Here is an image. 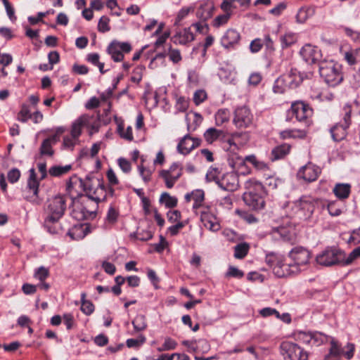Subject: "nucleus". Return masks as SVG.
Listing matches in <instances>:
<instances>
[{"label":"nucleus","instance_id":"nucleus-9","mask_svg":"<svg viewBox=\"0 0 360 360\" xmlns=\"http://www.w3.org/2000/svg\"><path fill=\"white\" fill-rule=\"evenodd\" d=\"M345 258V252L336 248H328L316 256L319 264L326 266L341 264Z\"/></svg>","mask_w":360,"mask_h":360},{"label":"nucleus","instance_id":"nucleus-7","mask_svg":"<svg viewBox=\"0 0 360 360\" xmlns=\"http://www.w3.org/2000/svg\"><path fill=\"white\" fill-rule=\"evenodd\" d=\"M87 198L95 201V207L93 210H89L87 207H82L81 210L82 217L84 219L94 218L96 216L98 202L107 198V188L101 181H100V186H98L93 192H91V195Z\"/></svg>","mask_w":360,"mask_h":360},{"label":"nucleus","instance_id":"nucleus-50","mask_svg":"<svg viewBox=\"0 0 360 360\" xmlns=\"http://www.w3.org/2000/svg\"><path fill=\"white\" fill-rule=\"evenodd\" d=\"M109 18L106 16H102L98 24V30L101 32H106L110 30L109 26Z\"/></svg>","mask_w":360,"mask_h":360},{"label":"nucleus","instance_id":"nucleus-63","mask_svg":"<svg viewBox=\"0 0 360 360\" xmlns=\"http://www.w3.org/2000/svg\"><path fill=\"white\" fill-rule=\"evenodd\" d=\"M19 120L22 122H26L31 117V113L26 105H22L19 112Z\"/></svg>","mask_w":360,"mask_h":360},{"label":"nucleus","instance_id":"nucleus-55","mask_svg":"<svg viewBox=\"0 0 360 360\" xmlns=\"http://www.w3.org/2000/svg\"><path fill=\"white\" fill-rule=\"evenodd\" d=\"M195 349L202 353H207L210 349V345L206 340H199L196 342Z\"/></svg>","mask_w":360,"mask_h":360},{"label":"nucleus","instance_id":"nucleus-22","mask_svg":"<svg viewBox=\"0 0 360 360\" xmlns=\"http://www.w3.org/2000/svg\"><path fill=\"white\" fill-rule=\"evenodd\" d=\"M91 119V117L84 114L75 120L72 124L71 136L79 139V136L82 134L83 127L89 126Z\"/></svg>","mask_w":360,"mask_h":360},{"label":"nucleus","instance_id":"nucleus-35","mask_svg":"<svg viewBox=\"0 0 360 360\" xmlns=\"http://www.w3.org/2000/svg\"><path fill=\"white\" fill-rule=\"evenodd\" d=\"M205 198V193L202 190L198 189L192 192V200L194 201L193 205V210L205 207L203 206L202 202Z\"/></svg>","mask_w":360,"mask_h":360},{"label":"nucleus","instance_id":"nucleus-30","mask_svg":"<svg viewBox=\"0 0 360 360\" xmlns=\"http://www.w3.org/2000/svg\"><path fill=\"white\" fill-rule=\"evenodd\" d=\"M307 131L305 129H286L281 132V136L283 139H304Z\"/></svg>","mask_w":360,"mask_h":360},{"label":"nucleus","instance_id":"nucleus-32","mask_svg":"<svg viewBox=\"0 0 360 360\" xmlns=\"http://www.w3.org/2000/svg\"><path fill=\"white\" fill-rule=\"evenodd\" d=\"M314 13V10L311 8L302 7L296 15V21L298 23H304L307 19L311 17Z\"/></svg>","mask_w":360,"mask_h":360},{"label":"nucleus","instance_id":"nucleus-16","mask_svg":"<svg viewBox=\"0 0 360 360\" xmlns=\"http://www.w3.org/2000/svg\"><path fill=\"white\" fill-rule=\"evenodd\" d=\"M233 122L238 127H248L252 122V115L246 107L238 108L235 111Z\"/></svg>","mask_w":360,"mask_h":360},{"label":"nucleus","instance_id":"nucleus-29","mask_svg":"<svg viewBox=\"0 0 360 360\" xmlns=\"http://www.w3.org/2000/svg\"><path fill=\"white\" fill-rule=\"evenodd\" d=\"M224 137V131L214 127L207 129L204 133V139L208 143H212Z\"/></svg>","mask_w":360,"mask_h":360},{"label":"nucleus","instance_id":"nucleus-62","mask_svg":"<svg viewBox=\"0 0 360 360\" xmlns=\"http://www.w3.org/2000/svg\"><path fill=\"white\" fill-rule=\"evenodd\" d=\"M168 56L169 60L174 63H177L182 59L180 51L178 49H173L172 48L169 50Z\"/></svg>","mask_w":360,"mask_h":360},{"label":"nucleus","instance_id":"nucleus-3","mask_svg":"<svg viewBox=\"0 0 360 360\" xmlns=\"http://www.w3.org/2000/svg\"><path fill=\"white\" fill-rule=\"evenodd\" d=\"M319 74L329 86H335L343 79L341 66L333 60H323L319 63Z\"/></svg>","mask_w":360,"mask_h":360},{"label":"nucleus","instance_id":"nucleus-48","mask_svg":"<svg viewBox=\"0 0 360 360\" xmlns=\"http://www.w3.org/2000/svg\"><path fill=\"white\" fill-rule=\"evenodd\" d=\"M118 132L120 136L129 141H131L134 139L132 134V128L131 127H128L126 129L121 125H118Z\"/></svg>","mask_w":360,"mask_h":360},{"label":"nucleus","instance_id":"nucleus-49","mask_svg":"<svg viewBox=\"0 0 360 360\" xmlns=\"http://www.w3.org/2000/svg\"><path fill=\"white\" fill-rule=\"evenodd\" d=\"M146 337L143 335H140L136 339H128L126 342V345L129 348L136 347L143 345L146 342Z\"/></svg>","mask_w":360,"mask_h":360},{"label":"nucleus","instance_id":"nucleus-5","mask_svg":"<svg viewBox=\"0 0 360 360\" xmlns=\"http://www.w3.org/2000/svg\"><path fill=\"white\" fill-rule=\"evenodd\" d=\"M65 209L66 203L64 197L58 195L49 200L45 210L47 215L45 221L51 223L58 221L63 216Z\"/></svg>","mask_w":360,"mask_h":360},{"label":"nucleus","instance_id":"nucleus-6","mask_svg":"<svg viewBox=\"0 0 360 360\" xmlns=\"http://www.w3.org/2000/svg\"><path fill=\"white\" fill-rule=\"evenodd\" d=\"M100 181L101 180L98 178H90L87 176L83 180L77 176H73L70 178L67 184V189L71 193L77 186L82 187L88 198L91 195V192H93L98 186H100Z\"/></svg>","mask_w":360,"mask_h":360},{"label":"nucleus","instance_id":"nucleus-58","mask_svg":"<svg viewBox=\"0 0 360 360\" xmlns=\"http://www.w3.org/2000/svg\"><path fill=\"white\" fill-rule=\"evenodd\" d=\"M188 101L185 97H179L176 100V108L179 111L184 112L188 108Z\"/></svg>","mask_w":360,"mask_h":360},{"label":"nucleus","instance_id":"nucleus-47","mask_svg":"<svg viewBox=\"0 0 360 360\" xmlns=\"http://www.w3.org/2000/svg\"><path fill=\"white\" fill-rule=\"evenodd\" d=\"M85 293L82 294V303L81 306V310L86 315H90L94 311V306L90 301L84 300L85 297Z\"/></svg>","mask_w":360,"mask_h":360},{"label":"nucleus","instance_id":"nucleus-51","mask_svg":"<svg viewBox=\"0 0 360 360\" xmlns=\"http://www.w3.org/2000/svg\"><path fill=\"white\" fill-rule=\"evenodd\" d=\"M78 141V138H75L72 136H65L63 138V146L65 148L69 150H73L75 146Z\"/></svg>","mask_w":360,"mask_h":360},{"label":"nucleus","instance_id":"nucleus-20","mask_svg":"<svg viewBox=\"0 0 360 360\" xmlns=\"http://www.w3.org/2000/svg\"><path fill=\"white\" fill-rule=\"evenodd\" d=\"M320 173L321 169L319 167L311 163H308L300 169L297 175L306 181L311 182L315 181Z\"/></svg>","mask_w":360,"mask_h":360},{"label":"nucleus","instance_id":"nucleus-38","mask_svg":"<svg viewBox=\"0 0 360 360\" xmlns=\"http://www.w3.org/2000/svg\"><path fill=\"white\" fill-rule=\"evenodd\" d=\"M132 325L136 332L143 331L147 328L146 319L144 315L139 314L132 321Z\"/></svg>","mask_w":360,"mask_h":360},{"label":"nucleus","instance_id":"nucleus-53","mask_svg":"<svg viewBox=\"0 0 360 360\" xmlns=\"http://www.w3.org/2000/svg\"><path fill=\"white\" fill-rule=\"evenodd\" d=\"M328 210L329 214L333 217H338L342 214L341 207L335 202H332L328 205Z\"/></svg>","mask_w":360,"mask_h":360},{"label":"nucleus","instance_id":"nucleus-54","mask_svg":"<svg viewBox=\"0 0 360 360\" xmlns=\"http://www.w3.org/2000/svg\"><path fill=\"white\" fill-rule=\"evenodd\" d=\"M20 177V172L17 168H13L8 171L7 178L11 184L16 183Z\"/></svg>","mask_w":360,"mask_h":360},{"label":"nucleus","instance_id":"nucleus-42","mask_svg":"<svg viewBox=\"0 0 360 360\" xmlns=\"http://www.w3.org/2000/svg\"><path fill=\"white\" fill-rule=\"evenodd\" d=\"M220 174L221 172L218 168L211 167L206 174V179L208 181H214L217 185H219L221 177Z\"/></svg>","mask_w":360,"mask_h":360},{"label":"nucleus","instance_id":"nucleus-19","mask_svg":"<svg viewBox=\"0 0 360 360\" xmlns=\"http://www.w3.org/2000/svg\"><path fill=\"white\" fill-rule=\"evenodd\" d=\"M218 186L225 191H236L238 187V177L234 172L226 173L221 176Z\"/></svg>","mask_w":360,"mask_h":360},{"label":"nucleus","instance_id":"nucleus-2","mask_svg":"<svg viewBox=\"0 0 360 360\" xmlns=\"http://www.w3.org/2000/svg\"><path fill=\"white\" fill-rule=\"evenodd\" d=\"M245 186L248 189L243 195L245 205L255 210L264 208L266 192L263 185L255 180H250L246 182Z\"/></svg>","mask_w":360,"mask_h":360},{"label":"nucleus","instance_id":"nucleus-25","mask_svg":"<svg viewBox=\"0 0 360 360\" xmlns=\"http://www.w3.org/2000/svg\"><path fill=\"white\" fill-rule=\"evenodd\" d=\"M59 139L58 134H55L44 139L40 147V153L43 155L52 156L54 153L52 146L59 141Z\"/></svg>","mask_w":360,"mask_h":360},{"label":"nucleus","instance_id":"nucleus-60","mask_svg":"<svg viewBox=\"0 0 360 360\" xmlns=\"http://www.w3.org/2000/svg\"><path fill=\"white\" fill-rule=\"evenodd\" d=\"M263 46V41L261 39L257 38L252 40L250 44V51L253 53L259 52Z\"/></svg>","mask_w":360,"mask_h":360},{"label":"nucleus","instance_id":"nucleus-39","mask_svg":"<svg viewBox=\"0 0 360 360\" xmlns=\"http://www.w3.org/2000/svg\"><path fill=\"white\" fill-rule=\"evenodd\" d=\"M250 245L247 243H241L234 248V257L237 259L244 258L248 253Z\"/></svg>","mask_w":360,"mask_h":360},{"label":"nucleus","instance_id":"nucleus-40","mask_svg":"<svg viewBox=\"0 0 360 360\" xmlns=\"http://www.w3.org/2000/svg\"><path fill=\"white\" fill-rule=\"evenodd\" d=\"M230 118V112L228 109H219L215 114V123L221 126L227 122Z\"/></svg>","mask_w":360,"mask_h":360},{"label":"nucleus","instance_id":"nucleus-61","mask_svg":"<svg viewBox=\"0 0 360 360\" xmlns=\"http://www.w3.org/2000/svg\"><path fill=\"white\" fill-rule=\"evenodd\" d=\"M118 214H119L118 211L114 207L111 206L108 209L107 216H106V220L109 223L113 224L117 221Z\"/></svg>","mask_w":360,"mask_h":360},{"label":"nucleus","instance_id":"nucleus-45","mask_svg":"<svg viewBox=\"0 0 360 360\" xmlns=\"http://www.w3.org/2000/svg\"><path fill=\"white\" fill-rule=\"evenodd\" d=\"M330 348L329 351V355L332 356L333 357H340L342 354H343L344 351L343 349L341 347V346L338 344V342L335 340L334 339H332L330 341Z\"/></svg>","mask_w":360,"mask_h":360},{"label":"nucleus","instance_id":"nucleus-14","mask_svg":"<svg viewBox=\"0 0 360 360\" xmlns=\"http://www.w3.org/2000/svg\"><path fill=\"white\" fill-rule=\"evenodd\" d=\"M200 219L205 227L212 231L220 229V224L217 217L213 214L210 207H203L200 211Z\"/></svg>","mask_w":360,"mask_h":360},{"label":"nucleus","instance_id":"nucleus-17","mask_svg":"<svg viewBox=\"0 0 360 360\" xmlns=\"http://www.w3.org/2000/svg\"><path fill=\"white\" fill-rule=\"evenodd\" d=\"M201 140L189 135L184 136L177 146V150L183 155L188 154L192 150L200 145Z\"/></svg>","mask_w":360,"mask_h":360},{"label":"nucleus","instance_id":"nucleus-57","mask_svg":"<svg viewBox=\"0 0 360 360\" xmlns=\"http://www.w3.org/2000/svg\"><path fill=\"white\" fill-rule=\"evenodd\" d=\"M231 14L229 12H226L225 14L218 15L213 22V25L215 27H219L222 25L226 24L230 18Z\"/></svg>","mask_w":360,"mask_h":360},{"label":"nucleus","instance_id":"nucleus-18","mask_svg":"<svg viewBox=\"0 0 360 360\" xmlns=\"http://www.w3.org/2000/svg\"><path fill=\"white\" fill-rule=\"evenodd\" d=\"M294 227L288 224V226H281L273 228L271 236L275 240H283L284 241H290L295 237Z\"/></svg>","mask_w":360,"mask_h":360},{"label":"nucleus","instance_id":"nucleus-15","mask_svg":"<svg viewBox=\"0 0 360 360\" xmlns=\"http://www.w3.org/2000/svg\"><path fill=\"white\" fill-rule=\"evenodd\" d=\"M300 53L308 63L313 64L320 60L322 57L321 51L318 46L307 44L301 49Z\"/></svg>","mask_w":360,"mask_h":360},{"label":"nucleus","instance_id":"nucleus-37","mask_svg":"<svg viewBox=\"0 0 360 360\" xmlns=\"http://www.w3.org/2000/svg\"><path fill=\"white\" fill-rule=\"evenodd\" d=\"M297 37L295 33L287 32L281 36L280 41L282 49H286L297 41Z\"/></svg>","mask_w":360,"mask_h":360},{"label":"nucleus","instance_id":"nucleus-26","mask_svg":"<svg viewBox=\"0 0 360 360\" xmlns=\"http://www.w3.org/2000/svg\"><path fill=\"white\" fill-rule=\"evenodd\" d=\"M345 123L336 124L330 130L331 136L335 141L343 140L347 134V129Z\"/></svg>","mask_w":360,"mask_h":360},{"label":"nucleus","instance_id":"nucleus-1","mask_svg":"<svg viewBox=\"0 0 360 360\" xmlns=\"http://www.w3.org/2000/svg\"><path fill=\"white\" fill-rule=\"evenodd\" d=\"M318 204V200L310 196H302L299 200L289 202L285 210L286 217L294 220L293 224L309 219Z\"/></svg>","mask_w":360,"mask_h":360},{"label":"nucleus","instance_id":"nucleus-59","mask_svg":"<svg viewBox=\"0 0 360 360\" xmlns=\"http://www.w3.org/2000/svg\"><path fill=\"white\" fill-rule=\"evenodd\" d=\"M207 98V94L204 90H197L193 95V101L196 105H200Z\"/></svg>","mask_w":360,"mask_h":360},{"label":"nucleus","instance_id":"nucleus-52","mask_svg":"<svg viewBox=\"0 0 360 360\" xmlns=\"http://www.w3.org/2000/svg\"><path fill=\"white\" fill-rule=\"evenodd\" d=\"M342 111L344 112L343 116V123L346 124V127H349L351 124V112H352V106L349 104H346L344 105L342 108Z\"/></svg>","mask_w":360,"mask_h":360},{"label":"nucleus","instance_id":"nucleus-41","mask_svg":"<svg viewBox=\"0 0 360 360\" xmlns=\"http://www.w3.org/2000/svg\"><path fill=\"white\" fill-rule=\"evenodd\" d=\"M72 168L70 165H67L65 166H53L51 167L49 172L50 175L53 176H60L63 174L68 173Z\"/></svg>","mask_w":360,"mask_h":360},{"label":"nucleus","instance_id":"nucleus-13","mask_svg":"<svg viewBox=\"0 0 360 360\" xmlns=\"http://www.w3.org/2000/svg\"><path fill=\"white\" fill-rule=\"evenodd\" d=\"M131 51V46L128 42H120L116 40L112 41L107 48L108 53L115 62H120L124 59V53H129Z\"/></svg>","mask_w":360,"mask_h":360},{"label":"nucleus","instance_id":"nucleus-33","mask_svg":"<svg viewBox=\"0 0 360 360\" xmlns=\"http://www.w3.org/2000/svg\"><path fill=\"white\" fill-rule=\"evenodd\" d=\"M288 79H285V75H282L278 77L274 82L273 86V91L276 94H283L284 93L287 89H289Z\"/></svg>","mask_w":360,"mask_h":360},{"label":"nucleus","instance_id":"nucleus-11","mask_svg":"<svg viewBox=\"0 0 360 360\" xmlns=\"http://www.w3.org/2000/svg\"><path fill=\"white\" fill-rule=\"evenodd\" d=\"M183 174V167L179 162H174L168 169H162L159 172V176L162 178L167 188L174 187L176 182Z\"/></svg>","mask_w":360,"mask_h":360},{"label":"nucleus","instance_id":"nucleus-23","mask_svg":"<svg viewBox=\"0 0 360 360\" xmlns=\"http://www.w3.org/2000/svg\"><path fill=\"white\" fill-rule=\"evenodd\" d=\"M214 10V4L212 1H205L200 4L196 11V16L202 22H206L212 16Z\"/></svg>","mask_w":360,"mask_h":360},{"label":"nucleus","instance_id":"nucleus-24","mask_svg":"<svg viewBox=\"0 0 360 360\" xmlns=\"http://www.w3.org/2000/svg\"><path fill=\"white\" fill-rule=\"evenodd\" d=\"M240 34L235 30H228L221 39V44L225 49H229L238 44L240 40Z\"/></svg>","mask_w":360,"mask_h":360},{"label":"nucleus","instance_id":"nucleus-44","mask_svg":"<svg viewBox=\"0 0 360 360\" xmlns=\"http://www.w3.org/2000/svg\"><path fill=\"white\" fill-rule=\"evenodd\" d=\"M345 58L349 65L360 62V49L346 52Z\"/></svg>","mask_w":360,"mask_h":360},{"label":"nucleus","instance_id":"nucleus-28","mask_svg":"<svg viewBox=\"0 0 360 360\" xmlns=\"http://www.w3.org/2000/svg\"><path fill=\"white\" fill-rule=\"evenodd\" d=\"M290 150V146L287 143L276 146L271 150V159L272 161L284 158Z\"/></svg>","mask_w":360,"mask_h":360},{"label":"nucleus","instance_id":"nucleus-43","mask_svg":"<svg viewBox=\"0 0 360 360\" xmlns=\"http://www.w3.org/2000/svg\"><path fill=\"white\" fill-rule=\"evenodd\" d=\"M160 202L164 203L167 207H174L177 205V199L174 196H171L168 193H163L160 195Z\"/></svg>","mask_w":360,"mask_h":360},{"label":"nucleus","instance_id":"nucleus-8","mask_svg":"<svg viewBox=\"0 0 360 360\" xmlns=\"http://www.w3.org/2000/svg\"><path fill=\"white\" fill-rule=\"evenodd\" d=\"M290 113L300 122H303L306 127L311 124V117L313 114L312 108L302 101H297L292 104Z\"/></svg>","mask_w":360,"mask_h":360},{"label":"nucleus","instance_id":"nucleus-34","mask_svg":"<svg viewBox=\"0 0 360 360\" xmlns=\"http://www.w3.org/2000/svg\"><path fill=\"white\" fill-rule=\"evenodd\" d=\"M175 38L179 44H185L188 42L192 41L194 39V35L188 27L185 28L182 32H178L175 35Z\"/></svg>","mask_w":360,"mask_h":360},{"label":"nucleus","instance_id":"nucleus-64","mask_svg":"<svg viewBox=\"0 0 360 360\" xmlns=\"http://www.w3.org/2000/svg\"><path fill=\"white\" fill-rule=\"evenodd\" d=\"M49 270L44 266H40L38 268L34 273V276L41 281H44L49 276Z\"/></svg>","mask_w":360,"mask_h":360},{"label":"nucleus","instance_id":"nucleus-12","mask_svg":"<svg viewBox=\"0 0 360 360\" xmlns=\"http://www.w3.org/2000/svg\"><path fill=\"white\" fill-rule=\"evenodd\" d=\"M266 263L273 269L274 274L279 277H285L289 276V271L287 268L289 266L284 263L283 258L281 255L274 252L268 253L265 258Z\"/></svg>","mask_w":360,"mask_h":360},{"label":"nucleus","instance_id":"nucleus-56","mask_svg":"<svg viewBox=\"0 0 360 360\" xmlns=\"http://www.w3.org/2000/svg\"><path fill=\"white\" fill-rule=\"evenodd\" d=\"M259 314L263 317H267L270 316H276V318L280 319V313L275 309L271 307H265L259 310Z\"/></svg>","mask_w":360,"mask_h":360},{"label":"nucleus","instance_id":"nucleus-31","mask_svg":"<svg viewBox=\"0 0 360 360\" xmlns=\"http://www.w3.org/2000/svg\"><path fill=\"white\" fill-rule=\"evenodd\" d=\"M284 75L286 79H289L288 80L289 89L296 88L302 81L300 73L295 69L291 70L290 72Z\"/></svg>","mask_w":360,"mask_h":360},{"label":"nucleus","instance_id":"nucleus-27","mask_svg":"<svg viewBox=\"0 0 360 360\" xmlns=\"http://www.w3.org/2000/svg\"><path fill=\"white\" fill-rule=\"evenodd\" d=\"M333 191L338 199H347L351 193V185L349 184L343 183L336 184Z\"/></svg>","mask_w":360,"mask_h":360},{"label":"nucleus","instance_id":"nucleus-46","mask_svg":"<svg viewBox=\"0 0 360 360\" xmlns=\"http://www.w3.org/2000/svg\"><path fill=\"white\" fill-rule=\"evenodd\" d=\"M360 256V246L354 249L348 256L345 254V258L341 262V265H349L353 262L354 259Z\"/></svg>","mask_w":360,"mask_h":360},{"label":"nucleus","instance_id":"nucleus-21","mask_svg":"<svg viewBox=\"0 0 360 360\" xmlns=\"http://www.w3.org/2000/svg\"><path fill=\"white\" fill-rule=\"evenodd\" d=\"M27 187L33 194V196H31L29 200L33 204L39 205L41 203V200L38 198L39 181L37 179V175L33 168L30 170Z\"/></svg>","mask_w":360,"mask_h":360},{"label":"nucleus","instance_id":"nucleus-4","mask_svg":"<svg viewBox=\"0 0 360 360\" xmlns=\"http://www.w3.org/2000/svg\"><path fill=\"white\" fill-rule=\"evenodd\" d=\"M288 256L292 261V263L287 264L289 266L287 270L290 276L306 269L310 259V252L306 248L298 246L292 248Z\"/></svg>","mask_w":360,"mask_h":360},{"label":"nucleus","instance_id":"nucleus-36","mask_svg":"<svg viewBox=\"0 0 360 360\" xmlns=\"http://www.w3.org/2000/svg\"><path fill=\"white\" fill-rule=\"evenodd\" d=\"M144 160H141V163L138 166V171L139 175L141 176L142 180L144 183L148 184L151 181L152 174L153 173V169H151L148 167H146L143 165Z\"/></svg>","mask_w":360,"mask_h":360},{"label":"nucleus","instance_id":"nucleus-10","mask_svg":"<svg viewBox=\"0 0 360 360\" xmlns=\"http://www.w3.org/2000/svg\"><path fill=\"white\" fill-rule=\"evenodd\" d=\"M281 354L290 360H308L307 353L298 345L292 342H283L280 345Z\"/></svg>","mask_w":360,"mask_h":360}]
</instances>
